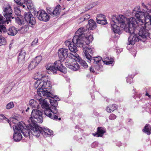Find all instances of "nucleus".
<instances>
[{"label": "nucleus", "mask_w": 151, "mask_h": 151, "mask_svg": "<svg viewBox=\"0 0 151 151\" xmlns=\"http://www.w3.org/2000/svg\"><path fill=\"white\" fill-rule=\"evenodd\" d=\"M133 11L137 12L134 13L136 19L133 17L127 18L122 15L113 16L111 22L112 30L115 33L119 35L121 33L123 29L130 33L133 32L134 30L135 31L138 30L140 40L144 42L149 38L151 39V33L150 32L151 25L145 23L142 19L144 13L140 10L139 6L135 7Z\"/></svg>", "instance_id": "nucleus-1"}, {"label": "nucleus", "mask_w": 151, "mask_h": 151, "mask_svg": "<svg viewBox=\"0 0 151 151\" xmlns=\"http://www.w3.org/2000/svg\"><path fill=\"white\" fill-rule=\"evenodd\" d=\"M42 113L40 110L37 109L32 110L31 116L28 120L29 123V128L33 130V134L37 137L42 134L44 137H49L53 134L52 130L47 128L40 127L37 124V122L34 119H36L40 123H42L43 121L42 117Z\"/></svg>", "instance_id": "nucleus-2"}, {"label": "nucleus", "mask_w": 151, "mask_h": 151, "mask_svg": "<svg viewBox=\"0 0 151 151\" xmlns=\"http://www.w3.org/2000/svg\"><path fill=\"white\" fill-rule=\"evenodd\" d=\"M38 78L35 82V87L37 88V93L40 97L46 98L50 96L51 93L50 89L52 87L50 79L47 76L43 74L42 72H39L37 74Z\"/></svg>", "instance_id": "nucleus-3"}, {"label": "nucleus", "mask_w": 151, "mask_h": 151, "mask_svg": "<svg viewBox=\"0 0 151 151\" xmlns=\"http://www.w3.org/2000/svg\"><path fill=\"white\" fill-rule=\"evenodd\" d=\"M52 99H49L52 106L50 107L48 103L44 99L40 98L37 100L40 104H41L42 108L44 109V113L45 115L50 118L57 119L58 117L55 115L58 112V110L56 106L58 105L57 101H59L60 99L57 96H55Z\"/></svg>", "instance_id": "nucleus-4"}, {"label": "nucleus", "mask_w": 151, "mask_h": 151, "mask_svg": "<svg viewBox=\"0 0 151 151\" xmlns=\"http://www.w3.org/2000/svg\"><path fill=\"white\" fill-rule=\"evenodd\" d=\"M46 68L48 70V71H50L54 74L57 73L56 71L57 70L64 73L67 72L66 68L63 66L61 61L60 60L56 61L53 63H48L46 65Z\"/></svg>", "instance_id": "nucleus-5"}, {"label": "nucleus", "mask_w": 151, "mask_h": 151, "mask_svg": "<svg viewBox=\"0 0 151 151\" xmlns=\"http://www.w3.org/2000/svg\"><path fill=\"white\" fill-rule=\"evenodd\" d=\"M75 36L83 38L87 45L89 44L93 40V36L90 34L88 30L86 27L79 28L76 32Z\"/></svg>", "instance_id": "nucleus-6"}, {"label": "nucleus", "mask_w": 151, "mask_h": 151, "mask_svg": "<svg viewBox=\"0 0 151 151\" xmlns=\"http://www.w3.org/2000/svg\"><path fill=\"white\" fill-rule=\"evenodd\" d=\"M24 124L23 122H19L17 125H14L13 128L14 130V139L16 142H19L22 138V136L21 134L22 130L24 128Z\"/></svg>", "instance_id": "nucleus-7"}, {"label": "nucleus", "mask_w": 151, "mask_h": 151, "mask_svg": "<svg viewBox=\"0 0 151 151\" xmlns=\"http://www.w3.org/2000/svg\"><path fill=\"white\" fill-rule=\"evenodd\" d=\"M68 52V49L65 48H62L58 50V56L61 60L64 61L68 57L70 59L74 58L71 57L72 55H73V54Z\"/></svg>", "instance_id": "nucleus-8"}, {"label": "nucleus", "mask_w": 151, "mask_h": 151, "mask_svg": "<svg viewBox=\"0 0 151 151\" xmlns=\"http://www.w3.org/2000/svg\"><path fill=\"white\" fill-rule=\"evenodd\" d=\"M7 5L4 8L3 14L6 21H10L14 18L13 11L10 6L7 3Z\"/></svg>", "instance_id": "nucleus-9"}, {"label": "nucleus", "mask_w": 151, "mask_h": 151, "mask_svg": "<svg viewBox=\"0 0 151 151\" xmlns=\"http://www.w3.org/2000/svg\"><path fill=\"white\" fill-rule=\"evenodd\" d=\"M17 29L14 27H10L7 30L5 26L4 25L0 24V35L2 32L4 33H7L9 35L14 36L17 34Z\"/></svg>", "instance_id": "nucleus-10"}, {"label": "nucleus", "mask_w": 151, "mask_h": 151, "mask_svg": "<svg viewBox=\"0 0 151 151\" xmlns=\"http://www.w3.org/2000/svg\"><path fill=\"white\" fill-rule=\"evenodd\" d=\"M35 16L37 17L38 19L41 21L47 22L50 19V16L46 12L43 10H40L35 13Z\"/></svg>", "instance_id": "nucleus-11"}, {"label": "nucleus", "mask_w": 151, "mask_h": 151, "mask_svg": "<svg viewBox=\"0 0 151 151\" xmlns=\"http://www.w3.org/2000/svg\"><path fill=\"white\" fill-rule=\"evenodd\" d=\"M83 50L85 54V57L88 60V61L90 62L91 60H92L93 58L89 54V53L91 54L93 53L94 51V47L92 46L87 47L85 46L84 47H83Z\"/></svg>", "instance_id": "nucleus-12"}, {"label": "nucleus", "mask_w": 151, "mask_h": 151, "mask_svg": "<svg viewBox=\"0 0 151 151\" xmlns=\"http://www.w3.org/2000/svg\"><path fill=\"white\" fill-rule=\"evenodd\" d=\"M70 62H73V63L68 62L67 60L65 62V65L67 67L72 70H73L76 71L78 70L80 68L79 64L77 63L76 61H75L74 59L71 58L70 59Z\"/></svg>", "instance_id": "nucleus-13"}, {"label": "nucleus", "mask_w": 151, "mask_h": 151, "mask_svg": "<svg viewBox=\"0 0 151 151\" xmlns=\"http://www.w3.org/2000/svg\"><path fill=\"white\" fill-rule=\"evenodd\" d=\"M73 42L74 44L76 45L77 47H82L83 49L84 46H85V44L84 43V41L83 38L78 37L77 36H74L72 39Z\"/></svg>", "instance_id": "nucleus-14"}, {"label": "nucleus", "mask_w": 151, "mask_h": 151, "mask_svg": "<svg viewBox=\"0 0 151 151\" xmlns=\"http://www.w3.org/2000/svg\"><path fill=\"white\" fill-rule=\"evenodd\" d=\"M135 30H134L133 32L130 33L127 32L130 34V35L128 38V43L129 45H133L134 44L135 42L137 41H138L140 40V38L139 37V36L134 33Z\"/></svg>", "instance_id": "nucleus-15"}, {"label": "nucleus", "mask_w": 151, "mask_h": 151, "mask_svg": "<svg viewBox=\"0 0 151 151\" xmlns=\"http://www.w3.org/2000/svg\"><path fill=\"white\" fill-rule=\"evenodd\" d=\"M64 44L66 46L68 47L70 51L74 53V55L77 54L76 53L78 51L76 45L73 42V41L71 42L68 40L64 42Z\"/></svg>", "instance_id": "nucleus-16"}, {"label": "nucleus", "mask_w": 151, "mask_h": 151, "mask_svg": "<svg viewBox=\"0 0 151 151\" xmlns=\"http://www.w3.org/2000/svg\"><path fill=\"white\" fill-rule=\"evenodd\" d=\"M24 18L27 22L29 23L32 25H34L35 24V19L30 12L25 13Z\"/></svg>", "instance_id": "nucleus-17"}, {"label": "nucleus", "mask_w": 151, "mask_h": 151, "mask_svg": "<svg viewBox=\"0 0 151 151\" xmlns=\"http://www.w3.org/2000/svg\"><path fill=\"white\" fill-rule=\"evenodd\" d=\"M71 57L74 58L73 59L75 61L79 62L81 65L85 68H86L88 67V65L86 61L81 59L78 54H75V55H72Z\"/></svg>", "instance_id": "nucleus-18"}, {"label": "nucleus", "mask_w": 151, "mask_h": 151, "mask_svg": "<svg viewBox=\"0 0 151 151\" xmlns=\"http://www.w3.org/2000/svg\"><path fill=\"white\" fill-rule=\"evenodd\" d=\"M23 125L24 126V128L22 129V130H21V132L22 133L23 135L25 137H28L29 136L30 130H31L32 134L34 136V135H33L32 133L33 132V130L32 129L29 128V124L27 125V127L26 126L27 129L24 128V126L25 125V124L24 123L23 124Z\"/></svg>", "instance_id": "nucleus-19"}, {"label": "nucleus", "mask_w": 151, "mask_h": 151, "mask_svg": "<svg viewBox=\"0 0 151 151\" xmlns=\"http://www.w3.org/2000/svg\"><path fill=\"white\" fill-rule=\"evenodd\" d=\"M97 22L99 24L104 25L107 23L105 16L101 14L97 15L96 18Z\"/></svg>", "instance_id": "nucleus-20"}, {"label": "nucleus", "mask_w": 151, "mask_h": 151, "mask_svg": "<svg viewBox=\"0 0 151 151\" xmlns=\"http://www.w3.org/2000/svg\"><path fill=\"white\" fill-rule=\"evenodd\" d=\"M26 52L24 50H21L19 55L18 62L19 64L22 65L24 64Z\"/></svg>", "instance_id": "nucleus-21"}, {"label": "nucleus", "mask_w": 151, "mask_h": 151, "mask_svg": "<svg viewBox=\"0 0 151 151\" xmlns=\"http://www.w3.org/2000/svg\"><path fill=\"white\" fill-rule=\"evenodd\" d=\"M105 132L106 129L105 128L101 127H98L97 128V132L93 133L92 134L94 136L102 137Z\"/></svg>", "instance_id": "nucleus-22"}, {"label": "nucleus", "mask_w": 151, "mask_h": 151, "mask_svg": "<svg viewBox=\"0 0 151 151\" xmlns=\"http://www.w3.org/2000/svg\"><path fill=\"white\" fill-rule=\"evenodd\" d=\"M102 61L106 65L111 64L113 66L114 64V59L110 57H107L105 58H103Z\"/></svg>", "instance_id": "nucleus-23"}, {"label": "nucleus", "mask_w": 151, "mask_h": 151, "mask_svg": "<svg viewBox=\"0 0 151 151\" xmlns=\"http://www.w3.org/2000/svg\"><path fill=\"white\" fill-rule=\"evenodd\" d=\"M89 28L91 30H93L96 28V23L92 19H90L88 21Z\"/></svg>", "instance_id": "nucleus-24"}, {"label": "nucleus", "mask_w": 151, "mask_h": 151, "mask_svg": "<svg viewBox=\"0 0 151 151\" xmlns=\"http://www.w3.org/2000/svg\"><path fill=\"white\" fill-rule=\"evenodd\" d=\"M117 108V106L116 104H112L110 106H107L106 111L108 113H111L116 109Z\"/></svg>", "instance_id": "nucleus-25"}, {"label": "nucleus", "mask_w": 151, "mask_h": 151, "mask_svg": "<svg viewBox=\"0 0 151 151\" xmlns=\"http://www.w3.org/2000/svg\"><path fill=\"white\" fill-rule=\"evenodd\" d=\"M60 6L59 5L56 6L54 8L53 12L52 14L53 17L57 16L59 14L60 11Z\"/></svg>", "instance_id": "nucleus-26"}, {"label": "nucleus", "mask_w": 151, "mask_h": 151, "mask_svg": "<svg viewBox=\"0 0 151 151\" xmlns=\"http://www.w3.org/2000/svg\"><path fill=\"white\" fill-rule=\"evenodd\" d=\"M151 127L149 124H146L145 127L143 131L148 135L151 134Z\"/></svg>", "instance_id": "nucleus-27"}, {"label": "nucleus", "mask_w": 151, "mask_h": 151, "mask_svg": "<svg viewBox=\"0 0 151 151\" xmlns=\"http://www.w3.org/2000/svg\"><path fill=\"white\" fill-rule=\"evenodd\" d=\"M37 65V63L35 61H34L33 60L32 61L28 66V69L29 70H31L35 68L36 66Z\"/></svg>", "instance_id": "nucleus-28"}, {"label": "nucleus", "mask_w": 151, "mask_h": 151, "mask_svg": "<svg viewBox=\"0 0 151 151\" xmlns=\"http://www.w3.org/2000/svg\"><path fill=\"white\" fill-rule=\"evenodd\" d=\"M29 105L32 107H38L39 105L37 102L34 99H31L29 101Z\"/></svg>", "instance_id": "nucleus-29"}, {"label": "nucleus", "mask_w": 151, "mask_h": 151, "mask_svg": "<svg viewBox=\"0 0 151 151\" xmlns=\"http://www.w3.org/2000/svg\"><path fill=\"white\" fill-rule=\"evenodd\" d=\"M28 29V25H26L21 27L19 29V31L21 33H24L27 32Z\"/></svg>", "instance_id": "nucleus-30"}, {"label": "nucleus", "mask_w": 151, "mask_h": 151, "mask_svg": "<svg viewBox=\"0 0 151 151\" xmlns=\"http://www.w3.org/2000/svg\"><path fill=\"white\" fill-rule=\"evenodd\" d=\"M26 4L28 9H31L33 8V5L32 3V1L31 0H27L25 1Z\"/></svg>", "instance_id": "nucleus-31"}, {"label": "nucleus", "mask_w": 151, "mask_h": 151, "mask_svg": "<svg viewBox=\"0 0 151 151\" xmlns=\"http://www.w3.org/2000/svg\"><path fill=\"white\" fill-rule=\"evenodd\" d=\"M14 106V104L13 101H11L8 103L6 106L5 107L7 110H9L13 108Z\"/></svg>", "instance_id": "nucleus-32"}, {"label": "nucleus", "mask_w": 151, "mask_h": 151, "mask_svg": "<svg viewBox=\"0 0 151 151\" xmlns=\"http://www.w3.org/2000/svg\"><path fill=\"white\" fill-rule=\"evenodd\" d=\"M102 58L101 57L98 56L94 57V59L93 60L94 61L93 63L94 64L99 63L101 61Z\"/></svg>", "instance_id": "nucleus-33"}, {"label": "nucleus", "mask_w": 151, "mask_h": 151, "mask_svg": "<svg viewBox=\"0 0 151 151\" xmlns=\"http://www.w3.org/2000/svg\"><path fill=\"white\" fill-rule=\"evenodd\" d=\"M3 119H4L6 121H7L10 124V126H11V122H10V121L7 118H6L4 115L2 114H0V120H2Z\"/></svg>", "instance_id": "nucleus-34"}, {"label": "nucleus", "mask_w": 151, "mask_h": 151, "mask_svg": "<svg viewBox=\"0 0 151 151\" xmlns=\"http://www.w3.org/2000/svg\"><path fill=\"white\" fill-rule=\"evenodd\" d=\"M42 60V57L41 56H39L36 57L33 60L35 61L36 63H37V64L38 65L40 62Z\"/></svg>", "instance_id": "nucleus-35"}, {"label": "nucleus", "mask_w": 151, "mask_h": 151, "mask_svg": "<svg viewBox=\"0 0 151 151\" xmlns=\"http://www.w3.org/2000/svg\"><path fill=\"white\" fill-rule=\"evenodd\" d=\"M96 64V65L95 66V69L100 71H102V66L101 65H100L99 64V63Z\"/></svg>", "instance_id": "nucleus-36"}, {"label": "nucleus", "mask_w": 151, "mask_h": 151, "mask_svg": "<svg viewBox=\"0 0 151 151\" xmlns=\"http://www.w3.org/2000/svg\"><path fill=\"white\" fill-rule=\"evenodd\" d=\"M8 21H6L1 14H0V24H4Z\"/></svg>", "instance_id": "nucleus-37"}, {"label": "nucleus", "mask_w": 151, "mask_h": 151, "mask_svg": "<svg viewBox=\"0 0 151 151\" xmlns=\"http://www.w3.org/2000/svg\"><path fill=\"white\" fill-rule=\"evenodd\" d=\"M132 81V76H128L127 78V83L131 84Z\"/></svg>", "instance_id": "nucleus-38"}, {"label": "nucleus", "mask_w": 151, "mask_h": 151, "mask_svg": "<svg viewBox=\"0 0 151 151\" xmlns=\"http://www.w3.org/2000/svg\"><path fill=\"white\" fill-rule=\"evenodd\" d=\"M54 8L50 7H47L46 8L47 12L52 16Z\"/></svg>", "instance_id": "nucleus-39"}, {"label": "nucleus", "mask_w": 151, "mask_h": 151, "mask_svg": "<svg viewBox=\"0 0 151 151\" xmlns=\"http://www.w3.org/2000/svg\"><path fill=\"white\" fill-rule=\"evenodd\" d=\"M15 2L18 5H22L25 3V0H14Z\"/></svg>", "instance_id": "nucleus-40"}, {"label": "nucleus", "mask_w": 151, "mask_h": 151, "mask_svg": "<svg viewBox=\"0 0 151 151\" xmlns=\"http://www.w3.org/2000/svg\"><path fill=\"white\" fill-rule=\"evenodd\" d=\"M5 39L4 37L0 38V44L1 45H4L6 44Z\"/></svg>", "instance_id": "nucleus-41"}, {"label": "nucleus", "mask_w": 151, "mask_h": 151, "mask_svg": "<svg viewBox=\"0 0 151 151\" xmlns=\"http://www.w3.org/2000/svg\"><path fill=\"white\" fill-rule=\"evenodd\" d=\"M90 17V16L88 14H86L83 17L81 18L82 19V21H84L88 19Z\"/></svg>", "instance_id": "nucleus-42"}, {"label": "nucleus", "mask_w": 151, "mask_h": 151, "mask_svg": "<svg viewBox=\"0 0 151 151\" xmlns=\"http://www.w3.org/2000/svg\"><path fill=\"white\" fill-rule=\"evenodd\" d=\"M15 20L16 22L19 25H21L23 24V22H22L18 17H17L16 18Z\"/></svg>", "instance_id": "nucleus-43"}, {"label": "nucleus", "mask_w": 151, "mask_h": 151, "mask_svg": "<svg viewBox=\"0 0 151 151\" xmlns=\"http://www.w3.org/2000/svg\"><path fill=\"white\" fill-rule=\"evenodd\" d=\"M14 12L15 14L17 15H19L20 14L21 12L19 9L18 8H16L14 9Z\"/></svg>", "instance_id": "nucleus-44"}, {"label": "nucleus", "mask_w": 151, "mask_h": 151, "mask_svg": "<svg viewBox=\"0 0 151 151\" xmlns=\"http://www.w3.org/2000/svg\"><path fill=\"white\" fill-rule=\"evenodd\" d=\"M10 120L12 123L15 124L17 123L18 122V120L17 118H12Z\"/></svg>", "instance_id": "nucleus-45"}, {"label": "nucleus", "mask_w": 151, "mask_h": 151, "mask_svg": "<svg viewBox=\"0 0 151 151\" xmlns=\"http://www.w3.org/2000/svg\"><path fill=\"white\" fill-rule=\"evenodd\" d=\"M12 87H9L5 88L4 92L6 93H8L9 92V91L12 89Z\"/></svg>", "instance_id": "nucleus-46"}, {"label": "nucleus", "mask_w": 151, "mask_h": 151, "mask_svg": "<svg viewBox=\"0 0 151 151\" xmlns=\"http://www.w3.org/2000/svg\"><path fill=\"white\" fill-rule=\"evenodd\" d=\"M116 118V116L114 114H111L109 117L110 119L113 120Z\"/></svg>", "instance_id": "nucleus-47"}, {"label": "nucleus", "mask_w": 151, "mask_h": 151, "mask_svg": "<svg viewBox=\"0 0 151 151\" xmlns=\"http://www.w3.org/2000/svg\"><path fill=\"white\" fill-rule=\"evenodd\" d=\"M38 42V40L37 39H35L32 42V43L31 45L32 46H33L34 45H35L36 44H37Z\"/></svg>", "instance_id": "nucleus-48"}, {"label": "nucleus", "mask_w": 151, "mask_h": 151, "mask_svg": "<svg viewBox=\"0 0 151 151\" xmlns=\"http://www.w3.org/2000/svg\"><path fill=\"white\" fill-rule=\"evenodd\" d=\"M98 145V143L97 142H95L92 144L91 146L92 147H94L97 146Z\"/></svg>", "instance_id": "nucleus-49"}, {"label": "nucleus", "mask_w": 151, "mask_h": 151, "mask_svg": "<svg viewBox=\"0 0 151 151\" xmlns=\"http://www.w3.org/2000/svg\"><path fill=\"white\" fill-rule=\"evenodd\" d=\"M90 71L92 73H94V68L93 67H90Z\"/></svg>", "instance_id": "nucleus-50"}, {"label": "nucleus", "mask_w": 151, "mask_h": 151, "mask_svg": "<svg viewBox=\"0 0 151 151\" xmlns=\"http://www.w3.org/2000/svg\"><path fill=\"white\" fill-rule=\"evenodd\" d=\"M13 43V40H12L11 41V43L9 44V48L10 49L12 47V44Z\"/></svg>", "instance_id": "nucleus-51"}, {"label": "nucleus", "mask_w": 151, "mask_h": 151, "mask_svg": "<svg viewBox=\"0 0 151 151\" xmlns=\"http://www.w3.org/2000/svg\"><path fill=\"white\" fill-rule=\"evenodd\" d=\"M142 6H143V7H144V8H146V9L147 8V6L145 5V4H144V3H142Z\"/></svg>", "instance_id": "nucleus-52"}, {"label": "nucleus", "mask_w": 151, "mask_h": 151, "mask_svg": "<svg viewBox=\"0 0 151 151\" xmlns=\"http://www.w3.org/2000/svg\"><path fill=\"white\" fill-rule=\"evenodd\" d=\"M145 96H148L150 99H151V95H149L147 92L146 93Z\"/></svg>", "instance_id": "nucleus-53"}, {"label": "nucleus", "mask_w": 151, "mask_h": 151, "mask_svg": "<svg viewBox=\"0 0 151 151\" xmlns=\"http://www.w3.org/2000/svg\"><path fill=\"white\" fill-rule=\"evenodd\" d=\"M92 7V6H89V7H88L87 6L86 7V10H88L90 9H91Z\"/></svg>", "instance_id": "nucleus-54"}, {"label": "nucleus", "mask_w": 151, "mask_h": 151, "mask_svg": "<svg viewBox=\"0 0 151 151\" xmlns=\"http://www.w3.org/2000/svg\"><path fill=\"white\" fill-rule=\"evenodd\" d=\"M22 4V5H19L20 6H22L23 8H24L25 7V6L23 4Z\"/></svg>", "instance_id": "nucleus-55"}, {"label": "nucleus", "mask_w": 151, "mask_h": 151, "mask_svg": "<svg viewBox=\"0 0 151 151\" xmlns=\"http://www.w3.org/2000/svg\"><path fill=\"white\" fill-rule=\"evenodd\" d=\"M29 107H28L27 108V109L26 110V111L27 112L28 111V110H29Z\"/></svg>", "instance_id": "nucleus-56"}, {"label": "nucleus", "mask_w": 151, "mask_h": 151, "mask_svg": "<svg viewBox=\"0 0 151 151\" xmlns=\"http://www.w3.org/2000/svg\"><path fill=\"white\" fill-rule=\"evenodd\" d=\"M60 119H61V118H59V120H60Z\"/></svg>", "instance_id": "nucleus-57"}]
</instances>
